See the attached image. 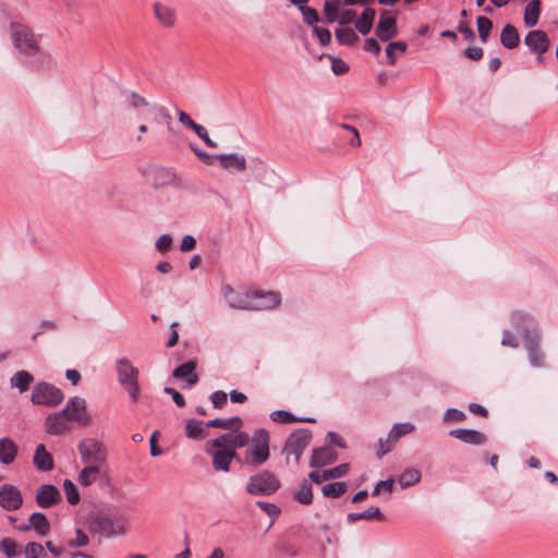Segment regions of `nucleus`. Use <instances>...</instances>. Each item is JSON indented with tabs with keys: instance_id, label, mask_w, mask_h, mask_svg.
Segmentation results:
<instances>
[{
	"instance_id": "21",
	"label": "nucleus",
	"mask_w": 558,
	"mask_h": 558,
	"mask_svg": "<svg viewBox=\"0 0 558 558\" xmlns=\"http://www.w3.org/2000/svg\"><path fill=\"white\" fill-rule=\"evenodd\" d=\"M217 450L211 453L213 466L216 471L228 472L233 459H239L234 450L216 448Z\"/></svg>"
},
{
	"instance_id": "56",
	"label": "nucleus",
	"mask_w": 558,
	"mask_h": 558,
	"mask_svg": "<svg viewBox=\"0 0 558 558\" xmlns=\"http://www.w3.org/2000/svg\"><path fill=\"white\" fill-rule=\"evenodd\" d=\"M89 538L85 532L77 529L75 531V538H72L69 541V545L71 547H84L88 544Z\"/></svg>"
},
{
	"instance_id": "44",
	"label": "nucleus",
	"mask_w": 558,
	"mask_h": 558,
	"mask_svg": "<svg viewBox=\"0 0 558 558\" xmlns=\"http://www.w3.org/2000/svg\"><path fill=\"white\" fill-rule=\"evenodd\" d=\"M408 49V45L404 41H392L386 47V56L390 65L396 64L397 58L393 50H398L400 53H404Z\"/></svg>"
},
{
	"instance_id": "57",
	"label": "nucleus",
	"mask_w": 558,
	"mask_h": 558,
	"mask_svg": "<svg viewBox=\"0 0 558 558\" xmlns=\"http://www.w3.org/2000/svg\"><path fill=\"white\" fill-rule=\"evenodd\" d=\"M172 242H173V240H172V236L170 234H168V233L161 234L156 240V243H155L156 250L158 252L163 253V252L168 251L171 247Z\"/></svg>"
},
{
	"instance_id": "31",
	"label": "nucleus",
	"mask_w": 558,
	"mask_h": 558,
	"mask_svg": "<svg viewBox=\"0 0 558 558\" xmlns=\"http://www.w3.org/2000/svg\"><path fill=\"white\" fill-rule=\"evenodd\" d=\"M376 519L378 521L384 520V514L381 513L378 507H369L365 511L362 512H352L347 515V521L349 523H354L359 520H372Z\"/></svg>"
},
{
	"instance_id": "37",
	"label": "nucleus",
	"mask_w": 558,
	"mask_h": 558,
	"mask_svg": "<svg viewBox=\"0 0 558 558\" xmlns=\"http://www.w3.org/2000/svg\"><path fill=\"white\" fill-rule=\"evenodd\" d=\"M251 301L252 293L242 294L235 291L227 302L232 308L251 311Z\"/></svg>"
},
{
	"instance_id": "43",
	"label": "nucleus",
	"mask_w": 558,
	"mask_h": 558,
	"mask_svg": "<svg viewBox=\"0 0 558 558\" xmlns=\"http://www.w3.org/2000/svg\"><path fill=\"white\" fill-rule=\"evenodd\" d=\"M476 22L480 39L483 44H486L493 28V22L486 16H478Z\"/></svg>"
},
{
	"instance_id": "52",
	"label": "nucleus",
	"mask_w": 558,
	"mask_h": 558,
	"mask_svg": "<svg viewBox=\"0 0 558 558\" xmlns=\"http://www.w3.org/2000/svg\"><path fill=\"white\" fill-rule=\"evenodd\" d=\"M193 132H195V134L210 148H216L218 145L216 142H214L209 135H208V132L206 130L205 126L196 123V125L194 126V129L192 130Z\"/></svg>"
},
{
	"instance_id": "45",
	"label": "nucleus",
	"mask_w": 558,
	"mask_h": 558,
	"mask_svg": "<svg viewBox=\"0 0 558 558\" xmlns=\"http://www.w3.org/2000/svg\"><path fill=\"white\" fill-rule=\"evenodd\" d=\"M62 486H63V490H64L68 502L72 506L78 504L80 493H78L75 484L71 480H64Z\"/></svg>"
},
{
	"instance_id": "46",
	"label": "nucleus",
	"mask_w": 558,
	"mask_h": 558,
	"mask_svg": "<svg viewBox=\"0 0 558 558\" xmlns=\"http://www.w3.org/2000/svg\"><path fill=\"white\" fill-rule=\"evenodd\" d=\"M26 558H48L45 548L35 542H31L25 546Z\"/></svg>"
},
{
	"instance_id": "11",
	"label": "nucleus",
	"mask_w": 558,
	"mask_h": 558,
	"mask_svg": "<svg viewBox=\"0 0 558 558\" xmlns=\"http://www.w3.org/2000/svg\"><path fill=\"white\" fill-rule=\"evenodd\" d=\"M250 436L246 432H235V433H227L215 439L209 440L208 445L213 448H222L226 447L232 449L242 448L248 444Z\"/></svg>"
},
{
	"instance_id": "40",
	"label": "nucleus",
	"mask_w": 558,
	"mask_h": 558,
	"mask_svg": "<svg viewBox=\"0 0 558 558\" xmlns=\"http://www.w3.org/2000/svg\"><path fill=\"white\" fill-rule=\"evenodd\" d=\"M205 424L203 421L189 420L185 425V435L191 439H199L205 433Z\"/></svg>"
},
{
	"instance_id": "9",
	"label": "nucleus",
	"mask_w": 558,
	"mask_h": 558,
	"mask_svg": "<svg viewBox=\"0 0 558 558\" xmlns=\"http://www.w3.org/2000/svg\"><path fill=\"white\" fill-rule=\"evenodd\" d=\"M64 399V395L54 385L40 381L37 383L32 390L31 401L35 405L57 407Z\"/></svg>"
},
{
	"instance_id": "34",
	"label": "nucleus",
	"mask_w": 558,
	"mask_h": 558,
	"mask_svg": "<svg viewBox=\"0 0 558 558\" xmlns=\"http://www.w3.org/2000/svg\"><path fill=\"white\" fill-rule=\"evenodd\" d=\"M414 429L415 425L410 422L395 424L388 434L390 442L396 445L401 437L411 434Z\"/></svg>"
},
{
	"instance_id": "42",
	"label": "nucleus",
	"mask_w": 558,
	"mask_h": 558,
	"mask_svg": "<svg viewBox=\"0 0 558 558\" xmlns=\"http://www.w3.org/2000/svg\"><path fill=\"white\" fill-rule=\"evenodd\" d=\"M347 490V484L344 482H336L323 486L322 493L325 497L337 498L343 495Z\"/></svg>"
},
{
	"instance_id": "7",
	"label": "nucleus",
	"mask_w": 558,
	"mask_h": 558,
	"mask_svg": "<svg viewBox=\"0 0 558 558\" xmlns=\"http://www.w3.org/2000/svg\"><path fill=\"white\" fill-rule=\"evenodd\" d=\"M12 39L14 47L25 56H38L45 58L46 53L41 51L38 40L34 33L24 25L12 26Z\"/></svg>"
},
{
	"instance_id": "59",
	"label": "nucleus",
	"mask_w": 558,
	"mask_h": 558,
	"mask_svg": "<svg viewBox=\"0 0 558 558\" xmlns=\"http://www.w3.org/2000/svg\"><path fill=\"white\" fill-rule=\"evenodd\" d=\"M313 32L317 36L319 43L323 46H327L331 43V33L325 27L314 26Z\"/></svg>"
},
{
	"instance_id": "5",
	"label": "nucleus",
	"mask_w": 558,
	"mask_h": 558,
	"mask_svg": "<svg viewBox=\"0 0 558 558\" xmlns=\"http://www.w3.org/2000/svg\"><path fill=\"white\" fill-rule=\"evenodd\" d=\"M269 458V433L264 429H257L252 438L250 447L245 453L246 463L253 468L265 463Z\"/></svg>"
},
{
	"instance_id": "22",
	"label": "nucleus",
	"mask_w": 558,
	"mask_h": 558,
	"mask_svg": "<svg viewBox=\"0 0 558 558\" xmlns=\"http://www.w3.org/2000/svg\"><path fill=\"white\" fill-rule=\"evenodd\" d=\"M197 363L195 361H187L172 372V376L177 379H186L189 387L194 386L198 383V376L195 374Z\"/></svg>"
},
{
	"instance_id": "58",
	"label": "nucleus",
	"mask_w": 558,
	"mask_h": 558,
	"mask_svg": "<svg viewBox=\"0 0 558 558\" xmlns=\"http://www.w3.org/2000/svg\"><path fill=\"white\" fill-rule=\"evenodd\" d=\"M330 59L331 70L336 75H342L349 71V65L341 58L330 57Z\"/></svg>"
},
{
	"instance_id": "15",
	"label": "nucleus",
	"mask_w": 558,
	"mask_h": 558,
	"mask_svg": "<svg viewBox=\"0 0 558 558\" xmlns=\"http://www.w3.org/2000/svg\"><path fill=\"white\" fill-rule=\"evenodd\" d=\"M61 494L54 485L45 484L37 489L36 502L40 508H51L61 502Z\"/></svg>"
},
{
	"instance_id": "35",
	"label": "nucleus",
	"mask_w": 558,
	"mask_h": 558,
	"mask_svg": "<svg viewBox=\"0 0 558 558\" xmlns=\"http://www.w3.org/2000/svg\"><path fill=\"white\" fill-rule=\"evenodd\" d=\"M335 36L340 45L353 46L359 41V36L353 28L339 27L335 31Z\"/></svg>"
},
{
	"instance_id": "32",
	"label": "nucleus",
	"mask_w": 558,
	"mask_h": 558,
	"mask_svg": "<svg viewBox=\"0 0 558 558\" xmlns=\"http://www.w3.org/2000/svg\"><path fill=\"white\" fill-rule=\"evenodd\" d=\"M154 11L157 20L166 27L174 24V10L161 3H155Z\"/></svg>"
},
{
	"instance_id": "4",
	"label": "nucleus",
	"mask_w": 558,
	"mask_h": 558,
	"mask_svg": "<svg viewBox=\"0 0 558 558\" xmlns=\"http://www.w3.org/2000/svg\"><path fill=\"white\" fill-rule=\"evenodd\" d=\"M280 486L279 478L272 472L263 470L250 476L245 492L252 496H270L275 494Z\"/></svg>"
},
{
	"instance_id": "41",
	"label": "nucleus",
	"mask_w": 558,
	"mask_h": 558,
	"mask_svg": "<svg viewBox=\"0 0 558 558\" xmlns=\"http://www.w3.org/2000/svg\"><path fill=\"white\" fill-rule=\"evenodd\" d=\"M421 481V472L416 469H408L399 476V484L402 488L411 487Z\"/></svg>"
},
{
	"instance_id": "38",
	"label": "nucleus",
	"mask_w": 558,
	"mask_h": 558,
	"mask_svg": "<svg viewBox=\"0 0 558 558\" xmlns=\"http://www.w3.org/2000/svg\"><path fill=\"white\" fill-rule=\"evenodd\" d=\"M293 498L301 505H311L313 501L312 485L306 480H303L300 488L293 494Z\"/></svg>"
},
{
	"instance_id": "14",
	"label": "nucleus",
	"mask_w": 558,
	"mask_h": 558,
	"mask_svg": "<svg viewBox=\"0 0 558 558\" xmlns=\"http://www.w3.org/2000/svg\"><path fill=\"white\" fill-rule=\"evenodd\" d=\"M281 303V296L274 291L252 293L251 311L271 310Z\"/></svg>"
},
{
	"instance_id": "19",
	"label": "nucleus",
	"mask_w": 558,
	"mask_h": 558,
	"mask_svg": "<svg viewBox=\"0 0 558 558\" xmlns=\"http://www.w3.org/2000/svg\"><path fill=\"white\" fill-rule=\"evenodd\" d=\"M338 459V453L330 447H322L314 449L310 460L311 468H322L331 464Z\"/></svg>"
},
{
	"instance_id": "27",
	"label": "nucleus",
	"mask_w": 558,
	"mask_h": 558,
	"mask_svg": "<svg viewBox=\"0 0 558 558\" xmlns=\"http://www.w3.org/2000/svg\"><path fill=\"white\" fill-rule=\"evenodd\" d=\"M500 43L507 49H514L520 44V36L513 25L507 24L500 33Z\"/></svg>"
},
{
	"instance_id": "24",
	"label": "nucleus",
	"mask_w": 558,
	"mask_h": 558,
	"mask_svg": "<svg viewBox=\"0 0 558 558\" xmlns=\"http://www.w3.org/2000/svg\"><path fill=\"white\" fill-rule=\"evenodd\" d=\"M119 99L121 105L134 110H140L141 108L148 106V101L145 97L126 88L120 89Z\"/></svg>"
},
{
	"instance_id": "16",
	"label": "nucleus",
	"mask_w": 558,
	"mask_h": 558,
	"mask_svg": "<svg viewBox=\"0 0 558 558\" xmlns=\"http://www.w3.org/2000/svg\"><path fill=\"white\" fill-rule=\"evenodd\" d=\"M524 44L527 46L531 52L537 54L545 53L550 46L547 34L539 29L529 32L524 38Z\"/></svg>"
},
{
	"instance_id": "25",
	"label": "nucleus",
	"mask_w": 558,
	"mask_h": 558,
	"mask_svg": "<svg viewBox=\"0 0 558 558\" xmlns=\"http://www.w3.org/2000/svg\"><path fill=\"white\" fill-rule=\"evenodd\" d=\"M33 463L37 470L43 472L52 471L54 468L52 456L46 450L45 445L39 444L33 457Z\"/></svg>"
},
{
	"instance_id": "10",
	"label": "nucleus",
	"mask_w": 558,
	"mask_h": 558,
	"mask_svg": "<svg viewBox=\"0 0 558 558\" xmlns=\"http://www.w3.org/2000/svg\"><path fill=\"white\" fill-rule=\"evenodd\" d=\"M61 411L70 424L74 422L81 426H88L92 422V416L87 410L86 400L82 397L75 396L70 398Z\"/></svg>"
},
{
	"instance_id": "54",
	"label": "nucleus",
	"mask_w": 558,
	"mask_h": 558,
	"mask_svg": "<svg viewBox=\"0 0 558 558\" xmlns=\"http://www.w3.org/2000/svg\"><path fill=\"white\" fill-rule=\"evenodd\" d=\"M210 401L215 409H221L227 404L228 396L225 391L217 390L210 395Z\"/></svg>"
},
{
	"instance_id": "28",
	"label": "nucleus",
	"mask_w": 558,
	"mask_h": 558,
	"mask_svg": "<svg viewBox=\"0 0 558 558\" xmlns=\"http://www.w3.org/2000/svg\"><path fill=\"white\" fill-rule=\"evenodd\" d=\"M376 11L373 8H366L355 22V28L362 35H367L373 27Z\"/></svg>"
},
{
	"instance_id": "3",
	"label": "nucleus",
	"mask_w": 558,
	"mask_h": 558,
	"mask_svg": "<svg viewBox=\"0 0 558 558\" xmlns=\"http://www.w3.org/2000/svg\"><path fill=\"white\" fill-rule=\"evenodd\" d=\"M116 372L119 385L126 390L133 402L137 401L141 396L138 368L129 359L120 357L116 361Z\"/></svg>"
},
{
	"instance_id": "20",
	"label": "nucleus",
	"mask_w": 558,
	"mask_h": 558,
	"mask_svg": "<svg viewBox=\"0 0 558 558\" xmlns=\"http://www.w3.org/2000/svg\"><path fill=\"white\" fill-rule=\"evenodd\" d=\"M349 471V464L342 463L335 468L328 469L319 473L318 471H312L308 477L312 482L320 484L325 481L336 480L344 476Z\"/></svg>"
},
{
	"instance_id": "13",
	"label": "nucleus",
	"mask_w": 558,
	"mask_h": 558,
	"mask_svg": "<svg viewBox=\"0 0 558 558\" xmlns=\"http://www.w3.org/2000/svg\"><path fill=\"white\" fill-rule=\"evenodd\" d=\"M375 34L381 41H389L396 37L398 35L397 19L388 15V11H383Z\"/></svg>"
},
{
	"instance_id": "2",
	"label": "nucleus",
	"mask_w": 558,
	"mask_h": 558,
	"mask_svg": "<svg viewBox=\"0 0 558 558\" xmlns=\"http://www.w3.org/2000/svg\"><path fill=\"white\" fill-rule=\"evenodd\" d=\"M88 530L107 538L124 535L128 531L124 518L108 513L90 515Z\"/></svg>"
},
{
	"instance_id": "47",
	"label": "nucleus",
	"mask_w": 558,
	"mask_h": 558,
	"mask_svg": "<svg viewBox=\"0 0 558 558\" xmlns=\"http://www.w3.org/2000/svg\"><path fill=\"white\" fill-rule=\"evenodd\" d=\"M465 418H466V415L463 411L451 408L445 412L442 421L445 423H459V422H463Z\"/></svg>"
},
{
	"instance_id": "17",
	"label": "nucleus",
	"mask_w": 558,
	"mask_h": 558,
	"mask_svg": "<svg viewBox=\"0 0 558 558\" xmlns=\"http://www.w3.org/2000/svg\"><path fill=\"white\" fill-rule=\"evenodd\" d=\"M71 429V424L62 411L49 414L45 420V430L50 435H61Z\"/></svg>"
},
{
	"instance_id": "61",
	"label": "nucleus",
	"mask_w": 558,
	"mask_h": 558,
	"mask_svg": "<svg viewBox=\"0 0 558 558\" xmlns=\"http://www.w3.org/2000/svg\"><path fill=\"white\" fill-rule=\"evenodd\" d=\"M392 487H393V480L392 478H389V480H386V481H380V482H378L376 484L372 495L373 496L378 495L381 490H385L387 493H391Z\"/></svg>"
},
{
	"instance_id": "64",
	"label": "nucleus",
	"mask_w": 558,
	"mask_h": 558,
	"mask_svg": "<svg viewBox=\"0 0 558 558\" xmlns=\"http://www.w3.org/2000/svg\"><path fill=\"white\" fill-rule=\"evenodd\" d=\"M178 120L190 130H193L196 125V122L183 110H178Z\"/></svg>"
},
{
	"instance_id": "39",
	"label": "nucleus",
	"mask_w": 558,
	"mask_h": 558,
	"mask_svg": "<svg viewBox=\"0 0 558 558\" xmlns=\"http://www.w3.org/2000/svg\"><path fill=\"white\" fill-rule=\"evenodd\" d=\"M342 0H325L324 19L326 23H333L339 15V9Z\"/></svg>"
},
{
	"instance_id": "53",
	"label": "nucleus",
	"mask_w": 558,
	"mask_h": 558,
	"mask_svg": "<svg viewBox=\"0 0 558 558\" xmlns=\"http://www.w3.org/2000/svg\"><path fill=\"white\" fill-rule=\"evenodd\" d=\"M156 180H158L161 185L171 184L175 180V174L169 169L159 168L156 171Z\"/></svg>"
},
{
	"instance_id": "62",
	"label": "nucleus",
	"mask_w": 558,
	"mask_h": 558,
	"mask_svg": "<svg viewBox=\"0 0 558 558\" xmlns=\"http://www.w3.org/2000/svg\"><path fill=\"white\" fill-rule=\"evenodd\" d=\"M196 246V240L193 235H184L182 241H181V244H180V250L182 252H191L195 248Z\"/></svg>"
},
{
	"instance_id": "23",
	"label": "nucleus",
	"mask_w": 558,
	"mask_h": 558,
	"mask_svg": "<svg viewBox=\"0 0 558 558\" xmlns=\"http://www.w3.org/2000/svg\"><path fill=\"white\" fill-rule=\"evenodd\" d=\"M216 158L220 160L221 168L226 170H236L238 172H243L246 170V159L243 155L232 153V154H220L217 155Z\"/></svg>"
},
{
	"instance_id": "60",
	"label": "nucleus",
	"mask_w": 558,
	"mask_h": 558,
	"mask_svg": "<svg viewBox=\"0 0 558 558\" xmlns=\"http://www.w3.org/2000/svg\"><path fill=\"white\" fill-rule=\"evenodd\" d=\"M163 392L172 397V400L177 404V407L183 408L185 405L184 397L175 389L171 387H165Z\"/></svg>"
},
{
	"instance_id": "26",
	"label": "nucleus",
	"mask_w": 558,
	"mask_h": 558,
	"mask_svg": "<svg viewBox=\"0 0 558 558\" xmlns=\"http://www.w3.org/2000/svg\"><path fill=\"white\" fill-rule=\"evenodd\" d=\"M17 446L10 438L0 439V462L2 464L12 463L17 456Z\"/></svg>"
},
{
	"instance_id": "18",
	"label": "nucleus",
	"mask_w": 558,
	"mask_h": 558,
	"mask_svg": "<svg viewBox=\"0 0 558 558\" xmlns=\"http://www.w3.org/2000/svg\"><path fill=\"white\" fill-rule=\"evenodd\" d=\"M449 435L451 437H454V438L461 440L464 444L475 445V446L484 445L487 440V437L483 433H481L480 430H476V429L456 428V429H451L449 432Z\"/></svg>"
},
{
	"instance_id": "49",
	"label": "nucleus",
	"mask_w": 558,
	"mask_h": 558,
	"mask_svg": "<svg viewBox=\"0 0 558 558\" xmlns=\"http://www.w3.org/2000/svg\"><path fill=\"white\" fill-rule=\"evenodd\" d=\"M0 549L9 558H13L17 555V545L12 538L9 537H5L0 542Z\"/></svg>"
},
{
	"instance_id": "55",
	"label": "nucleus",
	"mask_w": 558,
	"mask_h": 558,
	"mask_svg": "<svg viewBox=\"0 0 558 558\" xmlns=\"http://www.w3.org/2000/svg\"><path fill=\"white\" fill-rule=\"evenodd\" d=\"M395 445L390 442L389 437L386 439L379 438L377 441L376 456L381 458L383 456L389 453L393 449Z\"/></svg>"
},
{
	"instance_id": "48",
	"label": "nucleus",
	"mask_w": 558,
	"mask_h": 558,
	"mask_svg": "<svg viewBox=\"0 0 558 558\" xmlns=\"http://www.w3.org/2000/svg\"><path fill=\"white\" fill-rule=\"evenodd\" d=\"M300 12L302 14L303 21L311 26H316L315 24L319 21V15L317 11L310 7H303L300 9Z\"/></svg>"
},
{
	"instance_id": "33",
	"label": "nucleus",
	"mask_w": 558,
	"mask_h": 558,
	"mask_svg": "<svg viewBox=\"0 0 558 558\" xmlns=\"http://www.w3.org/2000/svg\"><path fill=\"white\" fill-rule=\"evenodd\" d=\"M541 13V0H531L524 12V23L527 27H533L537 24Z\"/></svg>"
},
{
	"instance_id": "51",
	"label": "nucleus",
	"mask_w": 558,
	"mask_h": 558,
	"mask_svg": "<svg viewBox=\"0 0 558 558\" xmlns=\"http://www.w3.org/2000/svg\"><path fill=\"white\" fill-rule=\"evenodd\" d=\"M256 506L260 508L267 515L272 518V520L277 519L281 513L280 508L275 504L259 500L256 502Z\"/></svg>"
},
{
	"instance_id": "30",
	"label": "nucleus",
	"mask_w": 558,
	"mask_h": 558,
	"mask_svg": "<svg viewBox=\"0 0 558 558\" xmlns=\"http://www.w3.org/2000/svg\"><path fill=\"white\" fill-rule=\"evenodd\" d=\"M31 525L33 530L39 535V536H46L50 532V523L47 519V517L41 512H34L29 517Z\"/></svg>"
},
{
	"instance_id": "12",
	"label": "nucleus",
	"mask_w": 558,
	"mask_h": 558,
	"mask_svg": "<svg viewBox=\"0 0 558 558\" xmlns=\"http://www.w3.org/2000/svg\"><path fill=\"white\" fill-rule=\"evenodd\" d=\"M23 497L17 487L11 484L0 486V506L7 511H14L22 507Z\"/></svg>"
},
{
	"instance_id": "63",
	"label": "nucleus",
	"mask_w": 558,
	"mask_h": 558,
	"mask_svg": "<svg viewBox=\"0 0 558 558\" xmlns=\"http://www.w3.org/2000/svg\"><path fill=\"white\" fill-rule=\"evenodd\" d=\"M354 19H355V11L344 10L338 15L337 21L339 22L340 25H347V24L352 23L354 21Z\"/></svg>"
},
{
	"instance_id": "6",
	"label": "nucleus",
	"mask_w": 558,
	"mask_h": 558,
	"mask_svg": "<svg viewBox=\"0 0 558 558\" xmlns=\"http://www.w3.org/2000/svg\"><path fill=\"white\" fill-rule=\"evenodd\" d=\"M82 462L101 470L107 461V448L102 441L95 438H85L78 444Z\"/></svg>"
},
{
	"instance_id": "29",
	"label": "nucleus",
	"mask_w": 558,
	"mask_h": 558,
	"mask_svg": "<svg viewBox=\"0 0 558 558\" xmlns=\"http://www.w3.org/2000/svg\"><path fill=\"white\" fill-rule=\"evenodd\" d=\"M34 381V376L27 371H19L10 378V386L16 388L21 393L28 390Z\"/></svg>"
},
{
	"instance_id": "50",
	"label": "nucleus",
	"mask_w": 558,
	"mask_h": 558,
	"mask_svg": "<svg viewBox=\"0 0 558 558\" xmlns=\"http://www.w3.org/2000/svg\"><path fill=\"white\" fill-rule=\"evenodd\" d=\"M270 418L274 422L286 423V424L296 422V417L292 413L284 411V410H276V411L271 412Z\"/></svg>"
},
{
	"instance_id": "36",
	"label": "nucleus",
	"mask_w": 558,
	"mask_h": 558,
	"mask_svg": "<svg viewBox=\"0 0 558 558\" xmlns=\"http://www.w3.org/2000/svg\"><path fill=\"white\" fill-rule=\"evenodd\" d=\"M100 474V470L95 468V466H87L85 465L81 472L78 473V476H77V482L80 485L82 486H90L92 484H94L98 476Z\"/></svg>"
},
{
	"instance_id": "1",
	"label": "nucleus",
	"mask_w": 558,
	"mask_h": 558,
	"mask_svg": "<svg viewBox=\"0 0 558 558\" xmlns=\"http://www.w3.org/2000/svg\"><path fill=\"white\" fill-rule=\"evenodd\" d=\"M511 323L523 337L530 364L533 367L544 366L545 354L539 348L541 335L534 328V319L523 312H513L511 314Z\"/></svg>"
},
{
	"instance_id": "8",
	"label": "nucleus",
	"mask_w": 558,
	"mask_h": 558,
	"mask_svg": "<svg viewBox=\"0 0 558 558\" xmlns=\"http://www.w3.org/2000/svg\"><path fill=\"white\" fill-rule=\"evenodd\" d=\"M312 440V432L307 428H299L291 433L286 440L283 453L286 454L287 463L290 457H293L295 464H299L301 456Z\"/></svg>"
}]
</instances>
